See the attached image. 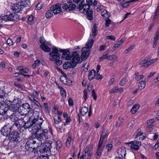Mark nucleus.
I'll list each match as a JSON object with an SVG mask.
<instances>
[{
  "label": "nucleus",
  "instance_id": "nucleus-1",
  "mask_svg": "<svg viewBox=\"0 0 159 159\" xmlns=\"http://www.w3.org/2000/svg\"><path fill=\"white\" fill-rule=\"evenodd\" d=\"M59 52L62 53V57L63 59L66 60H70L71 58V56L70 51L68 49H62L59 48V49L56 47L53 48L52 51L49 53L50 56L49 60L54 62V64L57 66H60L62 63V61L60 60V55Z\"/></svg>",
  "mask_w": 159,
  "mask_h": 159
},
{
  "label": "nucleus",
  "instance_id": "nucleus-2",
  "mask_svg": "<svg viewBox=\"0 0 159 159\" xmlns=\"http://www.w3.org/2000/svg\"><path fill=\"white\" fill-rule=\"evenodd\" d=\"M39 111H33L32 115L30 117V120H31L33 124V133H34L37 130L42 128L41 125L43 120L42 118H39Z\"/></svg>",
  "mask_w": 159,
  "mask_h": 159
},
{
  "label": "nucleus",
  "instance_id": "nucleus-3",
  "mask_svg": "<svg viewBox=\"0 0 159 159\" xmlns=\"http://www.w3.org/2000/svg\"><path fill=\"white\" fill-rule=\"evenodd\" d=\"M48 130L47 129H40L37 130L34 134L36 141H38L37 143L39 145H41L42 142H44L48 138Z\"/></svg>",
  "mask_w": 159,
  "mask_h": 159
},
{
  "label": "nucleus",
  "instance_id": "nucleus-4",
  "mask_svg": "<svg viewBox=\"0 0 159 159\" xmlns=\"http://www.w3.org/2000/svg\"><path fill=\"white\" fill-rule=\"evenodd\" d=\"M77 9L79 11L82 13H86L87 18L89 20H92L93 19V11L90 9L89 4H84V3H80Z\"/></svg>",
  "mask_w": 159,
  "mask_h": 159
},
{
  "label": "nucleus",
  "instance_id": "nucleus-5",
  "mask_svg": "<svg viewBox=\"0 0 159 159\" xmlns=\"http://www.w3.org/2000/svg\"><path fill=\"white\" fill-rule=\"evenodd\" d=\"M94 42V40L92 39H89L85 44V47L81 49V55L82 60L86 59L89 54V51L91 48Z\"/></svg>",
  "mask_w": 159,
  "mask_h": 159
},
{
  "label": "nucleus",
  "instance_id": "nucleus-6",
  "mask_svg": "<svg viewBox=\"0 0 159 159\" xmlns=\"http://www.w3.org/2000/svg\"><path fill=\"white\" fill-rule=\"evenodd\" d=\"M19 109L20 111V112L21 113V115H26L30 113L29 116H30L33 114V112L30 111V107L28 103L23 104L19 107Z\"/></svg>",
  "mask_w": 159,
  "mask_h": 159
},
{
  "label": "nucleus",
  "instance_id": "nucleus-7",
  "mask_svg": "<svg viewBox=\"0 0 159 159\" xmlns=\"http://www.w3.org/2000/svg\"><path fill=\"white\" fill-rule=\"evenodd\" d=\"M30 117V116H29ZM20 125L22 126L25 129H29V131L32 134H34V133H33V124L31 120H30V117H29V120L25 122L24 120L23 119H20L19 120L18 122Z\"/></svg>",
  "mask_w": 159,
  "mask_h": 159
},
{
  "label": "nucleus",
  "instance_id": "nucleus-8",
  "mask_svg": "<svg viewBox=\"0 0 159 159\" xmlns=\"http://www.w3.org/2000/svg\"><path fill=\"white\" fill-rule=\"evenodd\" d=\"M38 141H36L35 139L34 140L31 139L28 141L26 143V149L29 151L33 150L34 149L37 148L41 145H39L37 143Z\"/></svg>",
  "mask_w": 159,
  "mask_h": 159
},
{
  "label": "nucleus",
  "instance_id": "nucleus-9",
  "mask_svg": "<svg viewBox=\"0 0 159 159\" xmlns=\"http://www.w3.org/2000/svg\"><path fill=\"white\" fill-rule=\"evenodd\" d=\"M93 146L89 145L87 146L84 149L82 155L80 156V159H90L92 153L90 151L92 149Z\"/></svg>",
  "mask_w": 159,
  "mask_h": 159
},
{
  "label": "nucleus",
  "instance_id": "nucleus-10",
  "mask_svg": "<svg viewBox=\"0 0 159 159\" xmlns=\"http://www.w3.org/2000/svg\"><path fill=\"white\" fill-rule=\"evenodd\" d=\"M71 56V61L73 66H76L78 64L81 62V57L77 51H75L73 52Z\"/></svg>",
  "mask_w": 159,
  "mask_h": 159
},
{
  "label": "nucleus",
  "instance_id": "nucleus-11",
  "mask_svg": "<svg viewBox=\"0 0 159 159\" xmlns=\"http://www.w3.org/2000/svg\"><path fill=\"white\" fill-rule=\"evenodd\" d=\"M7 103V100H5L3 103L0 105V115H3L7 112L9 107V105Z\"/></svg>",
  "mask_w": 159,
  "mask_h": 159
},
{
  "label": "nucleus",
  "instance_id": "nucleus-12",
  "mask_svg": "<svg viewBox=\"0 0 159 159\" xmlns=\"http://www.w3.org/2000/svg\"><path fill=\"white\" fill-rule=\"evenodd\" d=\"M11 126L9 124L4 126L1 129L2 134L3 136H9L11 130Z\"/></svg>",
  "mask_w": 159,
  "mask_h": 159
},
{
  "label": "nucleus",
  "instance_id": "nucleus-13",
  "mask_svg": "<svg viewBox=\"0 0 159 159\" xmlns=\"http://www.w3.org/2000/svg\"><path fill=\"white\" fill-rule=\"evenodd\" d=\"M130 148L132 149L138 150L139 149V147L141 145V142L139 141L134 140L128 143Z\"/></svg>",
  "mask_w": 159,
  "mask_h": 159
},
{
  "label": "nucleus",
  "instance_id": "nucleus-14",
  "mask_svg": "<svg viewBox=\"0 0 159 159\" xmlns=\"http://www.w3.org/2000/svg\"><path fill=\"white\" fill-rule=\"evenodd\" d=\"M9 140L11 141L17 142L20 139L19 134L16 131L11 132L9 134L8 136Z\"/></svg>",
  "mask_w": 159,
  "mask_h": 159
},
{
  "label": "nucleus",
  "instance_id": "nucleus-15",
  "mask_svg": "<svg viewBox=\"0 0 159 159\" xmlns=\"http://www.w3.org/2000/svg\"><path fill=\"white\" fill-rule=\"evenodd\" d=\"M52 148L51 144L49 142L45 143H44L41 148L40 150V152H47L50 151Z\"/></svg>",
  "mask_w": 159,
  "mask_h": 159
},
{
  "label": "nucleus",
  "instance_id": "nucleus-16",
  "mask_svg": "<svg viewBox=\"0 0 159 159\" xmlns=\"http://www.w3.org/2000/svg\"><path fill=\"white\" fill-rule=\"evenodd\" d=\"M61 7V4L58 3L51 7V8L55 14H57L61 11L62 9Z\"/></svg>",
  "mask_w": 159,
  "mask_h": 159
},
{
  "label": "nucleus",
  "instance_id": "nucleus-17",
  "mask_svg": "<svg viewBox=\"0 0 159 159\" xmlns=\"http://www.w3.org/2000/svg\"><path fill=\"white\" fill-rule=\"evenodd\" d=\"M3 20L4 21H9L16 20V15L13 14H11L9 15H6L2 16Z\"/></svg>",
  "mask_w": 159,
  "mask_h": 159
},
{
  "label": "nucleus",
  "instance_id": "nucleus-18",
  "mask_svg": "<svg viewBox=\"0 0 159 159\" xmlns=\"http://www.w3.org/2000/svg\"><path fill=\"white\" fill-rule=\"evenodd\" d=\"M23 6L21 4H19L18 3L14 4L12 7L11 9L13 11L16 13H18L22 11L23 8Z\"/></svg>",
  "mask_w": 159,
  "mask_h": 159
},
{
  "label": "nucleus",
  "instance_id": "nucleus-19",
  "mask_svg": "<svg viewBox=\"0 0 159 159\" xmlns=\"http://www.w3.org/2000/svg\"><path fill=\"white\" fill-rule=\"evenodd\" d=\"M28 97L31 102L34 104V105H35L38 108H41V106L39 102L34 97H33L32 94L29 95Z\"/></svg>",
  "mask_w": 159,
  "mask_h": 159
},
{
  "label": "nucleus",
  "instance_id": "nucleus-20",
  "mask_svg": "<svg viewBox=\"0 0 159 159\" xmlns=\"http://www.w3.org/2000/svg\"><path fill=\"white\" fill-rule=\"evenodd\" d=\"M104 144H100L98 143V149L95 154L96 157L97 158H99L102 155V152L104 148Z\"/></svg>",
  "mask_w": 159,
  "mask_h": 159
},
{
  "label": "nucleus",
  "instance_id": "nucleus-21",
  "mask_svg": "<svg viewBox=\"0 0 159 159\" xmlns=\"http://www.w3.org/2000/svg\"><path fill=\"white\" fill-rule=\"evenodd\" d=\"M51 45V44L48 42L44 45H41L40 47L43 51L46 52H49L51 50L50 48Z\"/></svg>",
  "mask_w": 159,
  "mask_h": 159
},
{
  "label": "nucleus",
  "instance_id": "nucleus-22",
  "mask_svg": "<svg viewBox=\"0 0 159 159\" xmlns=\"http://www.w3.org/2000/svg\"><path fill=\"white\" fill-rule=\"evenodd\" d=\"M10 120L13 122H16L17 121L19 122V115L16 112H14L10 116Z\"/></svg>",
  "mask_w": 159,
  "mask_h": 159
},
{
  "label": "nucleus",
  "instance_id": "nucleus-23",
  "mask_svg": "<svg viewBox=\"0 0 159 159\" xmlns=\"http://www.w3.org/2000/svg\"><path fill=\"white\" fill-rule=\"evenodd\" d=\"M126 151L125 147L120 148H118L117 151V153L119 156L123 157H125L126 155Z\"/></svg>",
  "mask_w": 159,
  "mask_h": 159
},
{
  "label": "nucleus",
  "instance_id": "nucleus-24",
  "mask_svg": "<svg viewBox=\"0 0 159 159\" xmlns=\"http://www.w3.org/2000/svg\"><path fill=\"white\" fill-rule=\"evenodd\" d=\"M12 1H17L19 0H12ZM20 3L23 7H29L30 5V0H20Z\"/></svg>",
  "mask_w": 159,
  "mask_h": 159
},
{
  "label": "nucleus",
  "instance_id": "nucleus-25",
  "mask_svg": "<svg viewBox=\"0 0 159 159\" xmlns=\"http://www.w3.org/2000/svg\"><path fill=\"white\" fill-rule=\"evenodd\" d=\"M107 135L108 133L107 131H103L100 136L99 144H103V141L104 139L105 138Z\"/></svg>",
  "mask_w": 159,
  "mask_h": 159
},
{
  "label": "nucleus",
  "instance_id": "nucleus-26",
  "mask_svg": "<svg viewBox=\"0 0 159 159\" xmlns=\"http://www.w3.org/2000/svg\"><path fill=\"white\" fill-rule=\"evenodd\" d=\"M76 66H73L72 62H71L67 61L63 65V68L65 69H67L70 68H74Z\"/></svg>",
  "mask_w": 159,
  "mask_h": 159
},
{
  "label": "nucleus",
  "instance_id": "nucleus-27",
  "mask_svg": "<svg viewBox=\"0 0 159 159\" xmlns=\"http://www.w3.org/2000/svg\"><path fill=\"white\" fill-rule=\"evenodd\" d=\"M17 105L11 104L9 105V109L7 111V112H9L10 111L14 112L16 111L17 110Z\"/></svg>",
  "mask_w": 159,
  "mask_h": 159
},
{
  "label": "nucleus",
  "instance_id": "nucleus-28",
  "mask_svg": "<svg viewBox=\"0 0 159 159\" xmlns=\"http://www.w3.org/2000/svg\"><path fill=\"white\" fill-rule=\"evenodd\" d=\"M7 103L9 105H10L11 104H12L18 105L20 103L21 101L20 99L16 98V99L14 98L12 102L9 101H7Z\"/></svg>",
  "mask_w": 159,
  "mask_h": 159
},
{
  "label": "nucleus",
  "instance_id": "nucleus-29",
  "mask_svg": "<svg viewBox=\"0 0 159 159\" xmlns=\"http://www.w3.org/2000/svg\"><path fill=\"white\" fill-rule=\"evenodd\" d=\"M96 74V71L94 70H92L89 72L88 74V79L90 80H91L93 79L95 76Z\"/></svg>",
  "mask_w": 159,
  "mask_h": 159
},
{
  "label": "nucleus",
  "instance_id": "nucleus-30",
  "mask_svg": "<svg viewBox=\"0 0 159 159\" xmlns=\"http://www.w3.org/2000/svg\"><path fill=\"white\" fill-rule=\"evenodd\" d=\"M148 61L146 59H144L141 61L139 64L141 66V67H143L144 68H146L149 66L148 65Z\"/></svg>",
  "mask_w": 159,
  "mask_h": 159
},
{
  "label": "nucleus",
  "instance_id": "nucleus-31",
  "mask_svg": "<svg viewBox=\"0 0 159 159\" xmlns=\"http://www.w3.org/2000/svg\"><path fill=\"white\" fill-rule=\"evenodd\" d=\"M139 107V105L138 104H135L131 110L130 112L132 114H135L138 110Z\"/></svg>",
  "mask_w": 159,
  "mask_h": 159
},
{
  "label": "nucleus",
  "instance_id": "nucleus-32",
  "mask_svg": "<svg viewBox=\"0 0 159 159\" xmlns=\"http://www.w3.org/2000/svg\"><path fill=\"white\" fill-rule=\"evenodd\" d=\"M80 111L82 115L84 116L88 111V108L85 107H82L80 108Z\"/></svg>",
  "mask_w": 159,
  "mask_h": 159
},
{
  "label": "nucleus",
  "instance_id": "nucleus-33",
  "mask_svg": "<svg viewBox=\"0 0 159 159\" xmlns=\"http://www.w3.org/2000/svg\"><path fill=\"white\" fill-rule=\"evenodd\" d=\"M58 88L60 90V93L63 98H65L66 96V90L62 86H59Z\"/></svg>",
  "mask_w": 159,
  "mask_h": 159
},
{
  "label": "nucleus",
  "instance_id": "nucleus-34",
  "mask_svg": "<svg viewBox=\"0 0 159 159\" xmlns=\"http://www.w3.org/2000/svg\"><path fill=\"white\" fill-rule=\"evenodd\" d=\"M108 51H106L103 53V55L99 58L100 61H102L104 59H108L109 55H107Z\"/></svg>",
  "mask_w": 159,
  "mask_h": 159
},
{
  "label": "nucleus",
  "instance_id": "nucleus-35",
  "mask_svg": "<svg viewBox=\"0 0 159 159\" xmlns=\"http://www.w3.org/2000/svg\"><path fill=\"white\" fill-rule=\"evenodd\" d=\"M5 92L3 90H0V102H4V98H5Z\"/></svg>",
  "mask_w": 159,
  "mask_h": 159
},
{
  "label": "nucleus",
  "instance_id": "nucleus-36",
  "mask_svg": "<svg viewBox=\"0 0 159 159\" xmlns=\"http://www.w3.org/2000/svg\"><path fill=\"white\" fill-rule=\"evenodd\" d=\"M53 13H54L53 11L51 9V8H50V10H48L46 13V17L47 18H50L53 15Z\"/></svg>",
  "mask_w": 159,
  "mask_h": 159
},
{
  "label": "nucleus",
  "instance_id": "nucleus-37",
  "mask_svg": "<svg viewBox=\"0 0 159 159\" xmlns=\"http://www.w3.org/2000/svg\"><path fill=\"white\" fill-rule=\"evenodd\" d=\"M146 82L144 81H142L140 82L139 84V90H141L145 87Z\"/></svg>",
  "mask_w": 159,
  "mask_h": 159
},
{
  "label": "nucleus",
  "instance_id": "nucleus-38",
  "mask_svg": "<svg viewBox=\"0 0 159 159\" xmlns=\"http://www.w3.org/2000/svg\"><path fill=\"white\" fill-rule=\"evenodd\" d=\"M102 16L106 19L109 18L110 16V14L106 10H104L101 13Z\"/></svg>",
  "mask_w": 159,
  "mask_h": 159
},
{
  "label": "nucleus",
  "instance_id": "nucleus-39",
  "mask_svg": "<svg viewBox=\"0 0 159 159\" xmlns=\"http://www.w3.org/2000/svg\"><path fill=\"white\" fill-rule=\"evenodd\" d=\"M113 61H117L118 60L117 56L115 55H109L108 59Z\"/></svg>",
  "mask_w": 159,
  "mask_h": 159
},
{
  "label": "nucleus",
  "instance_id": "nucleus-40",
  "mask_svg": "<svg viewBox=\"0 0 159 159\" xmlns=\"http://www.w3.org/2000/svg\"><path fill=\"white\" fill-rule=\"evenodd\" d=\"M54 122L56 124H58L61 122V120L60 117L58 116H55L54 118Z\"/></svg>",
  "mask_w": 159,
  "mask_h": 159
},
{
  "label": "nucleus",
  "instance_id": "nucleus-41",
  "mask_svg": "<svg viewBox=\"0 0 159 159\" xmlns=\"http://www.w3.org/2000/svg\"><path fill=\"white\" fill-rule=\"evenodd\" d=\"M97 27L95 25H94L92 29V33L91 34H90V36H93L95 37L97 34Z\"/></svg>",
  "mask_w": 159,
  "mask_h": 159
},
{
  "label": "nucleus",
  "instance_id": "nucleus-42",
  "mask_svg": "<svg viewBox=\"0 0 159 159\" xmlns=\"http://www.w3.org/2000/svg\"><path fill=\"white\" fill-rule=\"evenodd\" d=\"M87 2L91 5L96 6L98 4V2L96 0H86Z\"/></svg>",
  "mask_w": 159,
  "mask_h": 159
},
{
  "label": "nucleus",
  "instance_id": "nucleus-43",
  "mask_svg": "<svg viewBox=\"0 0 159 159\" xmlns=\"http://www.w3.org/2000/svg\"><path fill=\"white\" fill-rule=\"evenodd\" d=\"M159 38V32H157L155 34V36L154 39L153 43L157 44Z\"/></svg>",
  "mask_w": 159,
  "mask_h": 159
},
{
  "label": "nucleus",
  "instance_id": "nucleus-44",
  "mask_svg": "<svg viewBox=\"0 0 159 159\" xmlns=\"http://www.w3.org/2000/svg\"><path fill=\"white\" fill-rule=\"evenodd\" d=\"M128 81V80L126 78H123L119 83V85L121 86L125 85Z\"/></svg>",
  "mask_w": 159,
  "mask_h": 159
},
{
  "label": "nucleus",
  "instance_id": "nucleus-45",
  "mask_svg": "<svg viewBox=\"0 0 159 159\" xmlns=\"http://www.w3.org/2000/svg\"><path fill=\"white\" fill-rule=\"evenodd\" d=\"M154 122V120L153 119H150L147 121L148 125L147 127L148 128H150L153 126V123Z\"/></svg>",
  "mask_w": 159,
  "mask_h": 159
},
{
  "label": "nucleus",
  "instance_id": "nucleus-46",
  "mask_svg": "<svg viewBox=\"0 0 159 159\" xmlns=\"http://www.w3.org/2000/svg\"><path fill=\"white\" fill-rule=\"evenodd\" d=\"M76 5L75 4L71 3L68 5V10L69 11H73L75 9Z\"/></svg>",
  "mask_w": 159,
  "mask_h": 159
},
{
  "label": "nucleus",
  "instance_id": "nucleus-47",
  "mask_svg": "<svg viewBox=\"0 0 159 159\" xmlns=\"http://www.w3.org/2000/svg\"><path fill=\"white\" fill-rule=\"evenodd\" d=\"M135 79L137 80H139L144 77L143 75H139L138 72L135 73Z\"/></svg>",
  "mask_w": 159,
  "mask_h": 159
},
{
  "label": "nucleus",
  "instance_id": "nucleus-48",
  "mask_svg": "<svg viewBox=\"0 0 159 159\" xmlns=\"http://www.w3.org/2000/svg\"><path fill=\"white\" fill-rule=\"evenodd\" d=\"M72 140L71 138L70 135H69L66 140V146L69 147L70 145V143Z\"/></svg>",
  "mask_w": 159,
  "mask_h": 159
},
{
  "label": "nucleus",
  "instance_id": "nucleus-49",
  "mask_svg": "<svg viewBox=\"0 0 159 159\" xmlns=\"http://www.w3.org/2000/svg\"><path fill=\"white\" fill-rule=\"evenodd\" d=\"M14 85L16 87L18 88H20L22 90H25V87L23 85L17 84L16 83H15L14 84Z\"/></svg>",
  "mask_w": 159,
  "mask_h": 159
},
{
  "label": "nucleus",
  "instance_id": "nucleus-50",
  "mask_svg": "<svg viewBox=\"0 0 159 159\" xmlns=\"http://www.w3.org/2000/svg\"><path fill=\"white\" fill-rule=\"evenodd\" d=\"M34 17L33 16H29L28 18V22L30 24H32L34 22Z\"/></svg>",
  "mask_w": 159,
  "mask_h": 159
},
{
  "label": "nucleus",
  "instance_id": "nucleus-51",
  "mask_svg": "<svg viewBox=\"0 0 159 159\" xmlns=\"http://www.w3.org/2000/svg\"><path fill=\"white\" fill-rule=\"evenodd\" d=\"M158 60V58H156L154 59H152L151 60H149V61H148V66H149L151 65L152 64L154 63L155 62H156L157 60Z\"/></svg>",
  "mask_w": 159,
  "mask_h": 159
},
{
  "label": "nucleus",
  "instance_id": "nucleus-52",
  "mask_svg": "<svg viewBox=\"0 0 159 159\" xmlns=\"http://www.w3.org/2000/svg\"><path fill=\"white\" fill-rule=\"evenodd\" d=\"M39 39L40 43H41V45H44L46 43H48V42L46 41L44 38L42 37H41Z\"/></svg>",
  "mask_w": 159,
  "mask_h": 159
},
{
  "label": "nucleus",
  "instance_id": "nucleus-53",
  "mask_svg": "<svg viewBox=\"0 0 159 159\" xmlns=\"http://www.w3.org/2000/svg\"><path fill=\"white\" fill-rule=\"evenodd\" d=\"M43 107L46 110V111L47 113H49V110L48 104L47 103L45 102L43 103Z\"/></svg>",
  "mask_w": 159,
  "mask_h": 159
},
{
  "label": "nucleus",
  "instance_id": "nucleus-54",
  "mask_svg": "<svg viewBox=\"0 0 159 159\" xmlns=\"http://www.w3.org/2000/svg\"><path fill=\"white\" fill-rule=\"evenodd\" d=\"M67 77L65 76H61L60 77V80L63 83H66Z\"/></svg>",
  "mask_w": 159,
  "mask_h": 159
},
{
  "label": "nucleus",
  "instance_id": "nucleus-55",
  "mask_svg": "<svg viewBox=\"0 0 159 159\" xmlns=\"http://www.w3.org/2000/svg\"><path fill=\"white\" fill-rule=\"evenodd\" d=\"M112 145L111 144H109L106 145V148L108 151L111 150L112 148Z\"/></svg>",
  "mask_w": 159,
  "mask_h": 159
},
{
  "label": "nucleus",
  "instance_id": "nucleus-56",
  "mask_svg": "<svg viewBox=\"0 0 159 159\" xmlns=\"http://www.w3.org/2000/svg\"><path fill=\"white\" fill-rule=\"evenodd\" d=\"M106 20V23H105V25L107 27H108L109 26V25L110 24L111 21V20L108 18L105 19Z\"/></svg>",
  "mask_w": 159,
  "mask_h": 159
},
{
  "label": "nucleus",
  "instance_id": "nucleus-57",
  "mask_svg": "<svg viewBox=\"0 0 159 159\" xmlns=\"http://www.w3.org/2000/svg\"><path fill=\"white\" fill-rule=\"evenodd\" d=\"M116 93H121L123 91V89L122 87H116Z\"/></svg>",
  "mask_w": 159,
  "mask_h": 159
},
{
  "label": "nucleus",
  "instance_id": "nucleus-58",
  "mask_svg": "<svg viewBox=\"0 0 159 159\" xmlns=\"http://www.w3.org/2000/svg\"><path fill=\"white\" fill-rule=\"evenodd\" d=\"M110 94H112L115 93H116V87H113L112 89L109 91Z\"/></svg>",
  "mask_w": 159,
  "mask_h": 159
},
{
  "label": "nucleus",
  "instance_id": "nucleus-59",
  "mask_svg": "<svg viewBox=\"0 0 159 159\" xmlns=\"http://www.w3.org/2000/svg\"><path fill=\"white\" fill-rule=\"evenodd\" d=\"M88 98L87 92L86 90H84V91L83 98L85 101Z\"/></svg>",
  "mask_w": 159,
  "mask_h": 159
},
{
  "label": "nucleus",
  "instance_id": "nucleus-60",
  "mask_svg": "<svg viewBox=\"0 0 159 159\" xmlns=\"http://www.w3.org/2000/svg\"><path fill=\"white\" fill-rule=\"evenodd\" d=\"M92 96L93 99L95 100H96L97 99V95L93 89L92 90Z\"/></svg>",
  "mask_w": 159,
  "mask_h": 159
},
{
  "label": "nucleus",
  "instance_id": "nucleus-61",
  "mask_svg": "<svg viewBox=\"0 0 159 159\" xmlns=\"http://www.w3.org/2000/svg\"><path fill=\"white\" fill-rule=\"evenodd\" d=\"M56 147L57 149V150H59L61 147V144L60 143V142L57 141L56 143Z\"/></svg>",
  "mask_w": 159,
  "mask_h": 159
},
{
  "label": "nucleus",
  "instance_id": "nucleus-62",
  "mask_svg": "<svg viewBox=\"0 0 159 159\" xmlns=\"http://www.w3.org/2000/svg\"><path fill=\"white\" fill-rule=\"evenodd\" d=\"M33 94L34 96V97L36 98H37L39 96V93L36 91L34 90L33 92Z\"/></svg>",
  "mask_w": 159,
  "mask_h": 159
},
{
  "label": "nucleus",
  "instance_id": "nucleus-63",
  "mask_svg": "<svg viewBox=\"0 0 159 159\" xmlns=\"http://www.w3.org/2000/svg\"><path fill=\"white\" fill-rule=\"evenodd\" d=\"M83 66V67L85 69H84V70L85 71H87L89 68V63H86L85 64H84Z\"/></svg>",
  "mask_w": 159,
  "mask_h": 159
},
{
  "label": "nucleus",
  "instance_id": "nucleus-64",
  "mask_svg": "<svg viewBox=\"0 0 159 159\" xmlns=\"http://www.w3.org/2000/svg\"><path fill=\"white\" fill-rule=\"evenodd\" d=\"M7 44L9 46L12 45L13 44V42L12 40L10 39H8L7 41Z\"/></svg>",
  "mask_w": 159,
  "mask_h": 159
}]
</instances>
